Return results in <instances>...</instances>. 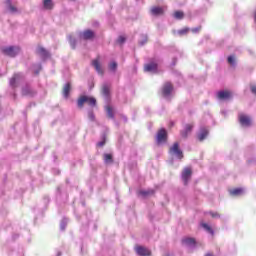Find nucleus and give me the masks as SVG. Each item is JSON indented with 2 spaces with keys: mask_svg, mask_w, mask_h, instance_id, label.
<instances>
[{
  "mask_svg": "<svg viewBox=\"0 0 256 256\" xmlns=\"http://www.w3.org/2000/svg\"><path fill=\"white\" fill-rule=\"evenodd\" d=\"M85 103H88L90 107H95L97 105V100L93 97L81 96L77 101V105L80 109L83 108V105H85Z\"/></svg>",
  "mask_w": 256,
  "mask_h": 256,
  "instance_id": "1",
  "label": "nucleus"
},
{
  "mask_svg": "<svg viewBox=\"0 0 256 256\" xmlns=\"http://www.w3.org/2000/svg\"><path fill=\"white\" fill-rule=\"evenodd\" d=\"M169 153L171 155V157H175V159H183V150H181V148H179V143L176 142L173 144L172 147H170Z\"/></svg>",
  "mask_w": 256,
  "mask_h": 256,
  "instance_id": "2",
  "label": "nucleus"
},
{
  "mask_svg": "<svg viewBox=\"0 0 256 256\" xmlns=\"http://www.w3.org/2000/svg\"><path fill=\"white\" fill-rule=\"evenodd\" d=\"M20 51L21 49L17 46H8L2 48V53H4V55H7L8 57H17Z\"/></svg>",
  "mask_w": 256,
  "mask_h": 256,
  "instance_id": "3",
  "label": "nucleus"
},
{
  "mask_svg": "<svg viewBox=\"0 0 256 256\" xmlns=\"http://www.w3.org/2000/svg\"><path fill=\"white\" fill-rule=\"evenodd\" d=\"M165 143H167V130L162 128L156 134V144L165 145Z\"/></svg>",
  "mask_w": 256,
  "mask_h": 256,
  "instance_id": "4",
  "label": "nucleus"
},
{
  "mask_svg": "<svg viewBox=\"0 0 256 256\" xmlns=\"http://www.w3.org/2000/svg\"><path fill=\"white\" fill-rule=\"evenodd\" d=\"M173 84L171 82L164 83L162 87V95L165 99H171V94L173 93Z\"/></svg>",
  "mask_w": 256,
  "mask_h": 256,
  "instance_id": "5",
  "label": "nucleus"
},
{
  "mask_svg": "<svg viewBox=\"0 0 256 256\" xmlns=\"http://www.w3.org/2000/svg\"><path fill=\"white\" fill-rule=\"evenodd\" d=\"M23 79H25L23 74L21 73L14 74V76L9 81L10 87H12V89H15L19 85V83H22Z\"/></svg>",
  "mask_w": 256,
  "mask_h": 256,
  "instance_id": "6",
  "label": "nucleus"
},
{
  "mask_svg": "<svg viewBox=\"0 0 256 256\" xmlns=\"http://www.w3.org/2000/svg\"><path fill=\"white\" fill-rule=\"evenodd\" d=\"M78 37L84 41H91L92 39H95V32L88 29L83 32H79Z\"/></svg>",
  "mask_w": 256,
  "mask_h": 256,
  "instance_id": "7",
  "label": "nucleus"
},
{
  "mask_svg": "<svg viewBox=\"0 0 256 256\" xmlns=\"http://www.w3.org/2000/svg\"><path fill=\"white\" fill-rule=\"evenodd\" d=\"M192 177V168L186 167L184 170H182V182L184 183V186H188V182L190 181V178Z\"/></svg>",
  "mask_w": 256,
  "mask_h": 256,
  "instance_id": "8",
  "label": "nucleus"
},
{
  "mask_svg": "<svg viewBox=\"0 0 256 256\" xmlns=\"http://www.w3.org/2000/svg\"><path fill=\"white\" fill-rule=\"evenodd\" d=\"M22 95L24 97H35V95H37V91H35V89H33L29 84H26L22 88Z\"/></svg>",
  "mask_w": 256,
  "mask_h": 256,
  "instance_id": "9",
  "label": "nucleus"
},
{
  "mask_svg": "<svg viewBox=\"0 0 256 256\" xmlns=\"http://www.w3.org/2000/svg\"><path fill=\"white\" fill-rule=\"evenodd\" d=\"M239 123L242 125V127H251V117L245 115V114H240L239 117Z\"/></svg>",
  "mask_w": 256,
  "mask_h": 256,
  "instance_id": "10",
  "label": "nucleus"
},
{
  "mask_svg": "<svg viewBox=\"0 0 256 256\" xmlns=\"http://www.w3.org/2000/svg\"><path fill=\"white\" fill-rule=\"evenodd\" d=\"M159 69V65L155 62H150L144 66V71L147 73H157Z\"/></svg>",
  "mask_w": 256,
  "mask_h": 256,
  "instance_id": "11",
  "label": "nucleus"
},
{
  "mask_svg": "<svg viewBox=\"0 0 256 256\" xmlns=\"http://www.w3.org/2000/svg\"><path fill=\"white\" fill-rule=\"evenodd\" d=\"M209 135V129L206 127H201L198 134H197V139L198 141H205Z\"/></svg>",
  "mask_w": 256,
  "mask_h": 256,
  "instance_id": "12",
  "label": "nucleus"
},
{
  "mask_svg": "<svg viewBox=\"0 0 256 256\" xmlns=\"http://www.w3.org/2000/svg\"><path fill=\"white\" fill-rule=\"evenodd\" d=\"M36 53L37 55H39L41 57V59H43V61L49 59V57H51V54H49V52L43 48V47H38L36 49Z\"/></svg>",
  "mask_w": 256,
  "mask_h": 256,
  "instance_id": "13",
  "label": "nucleus"
},
{
  "mask_svg": "<svg viewBox=\"0 0 256 256\" xmlns=\"http://www.w3.org/2000/svg\"><path fill=\"white\" fill-rule=\"evenodd\" d=\"M135 252H137L139 256H151V251L143 246H136Z\"/></svg>",
  "mask_w": 256,
  "mask_h": 256,
  "instance_id": "14",
  "label": "nucleus"
},
{
  "mask_svg": "<svg viewBox=\"0 0 256 256\" xmlns=\"http://www.w3.org/2000/svg\"><path fill=\"white\" fill-rule=\"evenodd\" d=\"M229 196L231 197H239L245 194V190L243 188H231L229 189Z\"/></svg>",
  "mask_w": 256,
  "mask_h": 256,
  "instance_id": "15",
  "label": "nucleus"
},
{
  "mask_svg": "<svg viewBox=\"0 0 256 256\" xmlns=\"http://www.w3.org/2000/svg\"><path fill=\"white\" fill-rule=\"evenodd\" d=\"M102 95L106 98L109 99L111 96V84L104 83L102 85Z\"/></svg>",
  "mask_w": 256,
  "mask_h": 256,
  "instance_id": "16",
  "label": "nucleus"
},
{
  "mask_svg": "<svg viewBox=\"0 0 256 256\" xmlns=\"http://www.w3.org/2000/svg\"><path fill=\"white\" fill-rule=\"evenodd\" d=\"M150 13L154 17H159V15H163L165 13V10H163V7H152Z\"/></svg>",
  "mask_w": 256,
  "mask_h": 256,
  "instance_id": "17",
  "label": "nucleus"
},
{
  "mask_svg": "<svg viewBox=\"0 0 256 256\" xmlns=\"http://www.w3.org/2000/svg\"><path fill=\"white\" fill-rule=\"evenodd\" d=\"M193 131V125L192 124H186L184 126V130L181 131V136L184 138H187L189 134Z\"/></svg>",
  "mask_w": 256,
  "mask_h": 256,
  "instance_id": "18",
  "label": "nucleus"
},
{
  "mask_svg": "<svg viewBox=\"0 0 256 256\" xmlns=\"http://www.w3.org/2000/svg\"><path fill=\"white\" fill-rule=\"evenodd\" d=\"M227 63L230 66V70H233L237 67V58L234 55H230L227 58Z\"/></svg>",
  "mask_w": 256,
  "mask_h": 256,
  "instance_id": "19",
  "label": "nucleus"
},
{
  "mask_svg": "<svg viewBox=\"0 0 256 256\" xmlns=\"http://www.w3.org/2000/svg\"><path fill=\"white\" fill-rule=\"evenodd\" d=\"M5 3L9 13H12V14L19 13V9H17L16 6H13V3L11 2V0H6Z\"/></svg>",
  "mask_w": 256,
  "mask_h": 256,
  "instance_id": "20",
  "label": "nucleus"
},
{
  "mask_svg": "<svg viewBox=\"0 0 256 256\" xmlns=\"http://www.w3.org/2000/svg\"><path fill=\"white\" fill-rule=\"evenodd\" d=\"M182 244L186 247H194L196 245V240L194 238H184L182 239Z\"/></svg>",
  "mask_w": 256,
  "mask_h": 256,
  "instance_id": "21",
  "label": "nucleus"
},
{
  "mask_svg": "<svg viewBox=\"0 0 256 256\" xmlns=\"http://www.w3.org/2000/svg\"><path fill=\"white\" fill-rule=\"evenodd\" d=\"M69 93H71V83H66L63 88V97L69 99Z\"/></svg>",
  "mask_w": 256,
  "mask_h": 256,
  "instance_id": "22",
  "label": "nucleus"
},
{
  "mask_svg": "<svg viewBox=\"0 0 256 256\" xmlns=\"http://www.w3.org/2000/svg\"><path fill=\"white\" fill-rule=\"evenodd\" d=\"M92 65L99 75H103V68H101V63L97 59L92 61Z\"/></svg>",
  "mask_w": 256,
  "mask_h": 256,
  "instance_id": "23",
  "label": "nucleus"
},
{
  "mask_svg": "<svg viewBox=\"0 0 256 256\" xmlns=\"http://www.w3.org/2000/svg\"><path fill=\"white\" fill-rule=\"evenodd\" d=\"M200 227H202V229H204V231L208 232L209 234L213 235V228H211V226H209V224L207 223H202L200 224Z\"/></svg>",
  "mask_w": 256,
  "mask_h": 256,
  "instance_id": "24",
  "label": "nucleus"
},
{
  "mask_svg": "<svg viewBox=\"0 0 256 256\" xmlns=\"http://www.w3.org/2000/svg\"><path fill=\"white\" fill-rule=\"evenodd\" d=\"M67 39H68L72 49H75V47H77V40L75 38H73V36L71 34H69L67 36Z\"/></svg>",
  "mask_w": 256,
  "mask_h": 256,
  "instance_id": "25",
  "label": "nucleus"
},
{
  "mask_svg": "<svg viewBox=\"0 0 256 256\" xmlns=\"http://www.w3.org/2000/svg\"><path fill=\"white\" fill-rule=\"evenodd\" d=\"M106 113L110 119H115V113L113 112V107L107 106Z\"/></svg>",
  "mask_w": 256,
  "mask_h": 256,
  "instance_id": "26",
  "label": "nucleus"
},
{
  "mask_svg": "<svg viewBox=\"0 0 256 256\" xmlns=\"http://www.w3.org/2000/svg\"><path fill=\"white\" fill-rule=\"evenodd\" d=\"M43 7H44V9H53V1L52 0H44Z\"/></svg>",
  "mask_w": 256,
  "mask_h": 256,
  "instance_id": "27",
  "label": "nucleus"
},
{
  "mask_svg": "<svg viewBox=\"0 0 256 256\" xmlns=\"http://www.w3.org/2000/svg\"><path fill=\"white\" fill-rule=\"evenodd\" d=\"M173 17L175 19H178V21H181V19H183V17H185V13H183V11H176V12H174Z\"/></svg>",
  "mask_w": 256,
  "mask_h": 256,
  "instance_id": "28",
  "label": "nucleus"
},
{
  "mask_svg": "<svg viewBox=\"0 0 256 256\" xmlns=\"http://www.w3.org/2000/svg\"><path fill=\"white\" fill-rule=\"evenodd\" d=\"M109 70L112 71L113 73H115L117 71V62L112 61L109 64Z\"/></svg>",
  "mask_w": 256,
  "mask_h": 256,
  "instance_id": "29",
  "label": "nucleus"
},
{
  "mask_svg": "<svg viewBox=\"0 0 256 256\" xmlns=\"http://www.w3.org/2000/svg\"><path fill=\"white\" fill-rule=\"evenodd\" d=\"M229 99H233V92L225 90V101H229Z\"/></svg>",
  "mask_w": 256,
  "mask_h": 256,
  "instance_id": "30",
  "label": "nucleus"
},
{
  "mask_svg": "<svg viewBox=\"0 0 256 256\" xmlns=\"http://www.w3.org/2000/svg\"><path fill=\"white\" fill-rule=\"evenodd\" d=\"M217 99H220V101H223L225 99V90L217 92Z\"/></svg>",
  "mask_w": 256,
  "mask_h": 256,
  "instance_id": "31",
  "label": "nucleus"
},
{
  "mask_svg": "<svg viewBox=\"0 0 256 256\" xmlns=\"http://www.w3.org/2000/svg\"><path fill=\"white\" fill-rule=\"evenodd\" d=\"M147 41H148L147 35H142V40L139 41V45L141 47H143V45H145V43H147Z\"/></svg>",
  "mask_w": 256,
  "mask_h": 256,
  "instance_id": "32",
  "label": "nucleus"
},
{
  "mask_svg": "<svg viewBox=\"0 0 256 256\" xmlns=\"http://www.w3.org/2000/svg\"><path fill=\"white\" fill-rule=\"evenodd\" d=\"M104 161H113V154L111 153L104 154Z\"/></svg>",
  "mask_w": 256,
  "mask_h": 256,
  "instance_id": "33",
  "label": "nucleus"
},
{
  "mask_svg": "<svg viewBox=\"0 0 256 256\" xmlns=\"http://www.w3.org/2000/svg\"><path fill=\"white\" fill-rule=\"evenodd\" d=\"M141 196H149V195H153L154 194V191L153 190H149V191H141L140 192Z\"/></svg>",
  "mask_w": 256,
  "mask_h": 256,
  "instance_id": "34",
  "label": "nucleus"
},
{
  "mask_svg": "<svg viewBox=\"0 0 256 256\" xmlns=\"http://www.w3.org/2000/svg\"><path fill=\"white\" fill-rule=\"evenodd\" d=\"M88 118L90 121H95V113H93V110L88 111Z\"/></svg>",
  "mask_w": 256,
  "mask_h": 256,
  "instance_id": "35",
  "label": "nucleus"
},
{
  "mask_svg": "<svg viewBox=\"0 0 256 256\" xmlns=\"http://www.w3.org/2000/svg\"><path fill=\"white\" fill-rule=\"evenodd\" d=\"M178 33L180 35H187V33H189V28H184L182 30H179Z\"/></svg>",
  "mask_w": 256,
  "mask_h": 256,
  "instance_id": "36",
  "label": "nucleus"
},
{
  "mask_svg": "<svg viewBox=\"0 0 256 256\" xmlns=\"http://www.w3.org/2000/svg\"><path fill=\"white\" fill-rule=\"evenodd\" d=\"M126 39L124 36H119L118 37V40L117 42L120 44V45H123V43H125Z\"/></svg>",
  "mask_w": 256,
  "mask_h": 256,
  "instance_id": "37",
  "label": "nucleus"
},
{
  "mask_svg": "<svg viewBox=\"0 0 256 256\" xmlns=\"http://www.w3.org/2000/svg\"><path fill=\"white\" fill-rule=\"evenodd\" d=\"M209 215H211V217H213V219H219L220 215L217 212H209Z\"/></svg>",
  "mask_w": 256,
  "mask_h": 256,
  "instance_id": "38",
  "label": "nucleus"
},
{
  "mask_svg": "<svg viewBox=\"0 0 256 256\" xmlns=\"http://www.w3.org/2000/svg\"><path fill=\"white\" fill-rule=\"evenodd\" d=\"M192 33H199L201 31V26L191 29Z\"/></svg>",
  "mask_w": 256,
  "mask_h": 256,
  "instance_id": "39",
  "label": "nucleus"
},
{
  "mask_svg": "<svg viewBox=\"0 0 256 256\" xmlns=\"http://www.w3.org/2000/svg\"><path fill=\"white\" fill-rule=\"evenodd\" d=\"M250 89H251V93H253V95H256V85H252Z\"/></svg>",
  "mask_w": 256,
  "mask_h": 256,
  "instance_id": "40",
  "label": "nucleus"
},
{
  "mask_svg": "<svg viewBox=\"0 0 256 256\" xmlns=\"http://www.w3.org/2000/svg\"><path fill=\"white\" fill-rule=\"evenodd\" d=\"M104 145H105V139L97 143L98 147H103Z\"/></svg>",
  "mask_w": 256,
  "mask_h": 256,
  "instance_id": "41",
  "label": "nucleus"
},
{
  "mask_svg": "<svg viewBox=\"0 0 256 256\" xmlns=\"http://www.w3.org/2000/svg\"><path fill=\"white\" fill-rule=\"evenodd\" d=\"M39 71H41V64L38 65V69L35 71V75H39Z\"/></svg>",
  "mask_w": 256,
  "mask_h": 256,
  "instance_id": "42",
  "label": "nucleus"
},
{
  "mask_svg": "<svg viewBox=\"0 0 256 256\" xmlns=\"http://www.w3.org/2000/svg\"><path fill=\"white\" fill-rule=\"evenodd\" d=\"M176 63H177V59H176V58H174V59H173V63H172V65H176Z\"/></svg>",
  "mask_w": 256,
  "mask_h": 256,
  "instance_id": "43",
  "label": "nucleus"
},
{
  "mask_svg": "<svg viewBox=\"0 0 256 256\" xmlns=\"http://www.w3.org/2000/svg\"><path fill=\"white\" fill-rule=\"evenodd\" d=\"M204 256H214V255L211 253H206V254H204Z\"/></svg>",
  "mask_w": 256,
  "mask_h": 256,
  "instance_id": "44",
  "label": "nucleus"
},
{
  "mask_svg": "<svg viewBox=\"0 0 256 256\" xmlns=\"http://www.w3.org/2000/svg\"><path fill=\"white\" fill-rule=\"evenodd\" d=\"M124 121H127V117H124Z\"/></svg>",
  "mask_w": 256,
  "mask_h": 256,
  "instance_id": "45",
  "label": "nucleus"
}]
</instances>
